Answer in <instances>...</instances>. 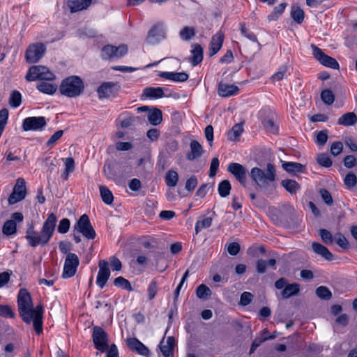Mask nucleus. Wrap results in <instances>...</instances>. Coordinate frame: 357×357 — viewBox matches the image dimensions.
Masks as SVG:
<instances>
[{"instance_id": "48", "label": "nucleus", "mask_w": 357, "mask_h": 357, "mask_svg": "<svg viewBox=\"0 0 357 357\" xmlns=\"http://www.w3.org/2000/svg\"><path fill=\"white\" fill-rule=\"evenodd\" d=\"M179 35L183 40H189L195 35V30L192 27L185 26L180 31Z\"/></svg>"}, {"instance_id": "38", "label": "nucleus", "mask_w": 357, "mask_h": 357, "mask_svg": "<svg viewBox=\"0 0 357 357\" xmlns=\"http://www.w3.org/2000/svg\"><path fill=\"white\" fill-rule=\"evenodd\" d=\"M178 174L176 171L170 169L166 173L165 183L167 186H169V187L176 186L178 183Z\"/></svg>"}, {"instance_id": "23", "label": "nucleus", "mask_w": 357, "mask_h": 357, "mask_svg": "<svg viewBox=\"0 0 357 357\" xmlns=\"http://www.w3.org/2000/svg\"><path fill=\"white\" fill-rule=\"evenodd\" d=\"M312 248L315 253L321 255L328 261H332L335 259L333 254H332L326 246L319 243L313 242Z\"/></svg>"}, {"instance_id": "28", "label": "nucleus", "mask_w": 357, "mask_h": 357, "mask_svg": "<svg viewBox=\"0 0 357 357\" xmlns=\"http://www.w3.org/2000/svg\"><path fill=\"white\" fill-rule=\"evenodd\" d=\"M300 291V284L293 283L287 284L281 292L283 298H289L293 296L297 295Z\"/></svg>"}, {"instance_id": "57", "label": "nucleus", "mask_w": 357, "mask_h": 357, "mask_svg": "<svg viewBox=\"0 0 357 357\" xmlns=\"http://www.w3.org/2000/svg\"><path fill=\"white\" fill-rule=\"evenodd\" d=\"M70 220L68 218H63L59 224L57 230L61 234H66L70 228Z\"/></svg>"}, {"instance_id": "41", "label": "nucleus", "mask_w": 357, "mask_h": 357, "mask_svg": "<svg viewBox=\"0 0 357 357\" xmlns=\"http://www.w3.org/2000/svg\"><path fill=\"white\" fill-rule=\"evenodd\" d=\"M116 50V46L112 45H106L101 49V57L105 60L114 59V50Z\"/></svg>"}, {"instance_id": "52", "label": "nucleus", "mask_w": 357, "mask_h": 357, "mask_svg": "<svg viewBox=\"0 0 357 357\" xmlns=\"http://www.w3.org/2000/svg\"><path fill=\"white\" fill-rule=\"evenodd\" d=\"M319 236L322 241L326 244H331L333 242V237L332 234L325 229H319Z\"/></svg>"}, {"instance_id": "15", "label": "nucleus", "mask_w": 357, "mask_h": 357, "mask_svg": "<svg viewBox=\"0 0 357 357\" xmlns=\"http://www.w3.org/2000/svg\"><path fill=\"white\" fill-rule=\"evenodd\" d=\"M227 171L233 174L242 185L245 186L247 169L242 165L231 162L228 165Z\"/></svg>"}, {"instance_id": "8", "label": "nucleus", "mask_w": 357, "mask_h": 357, "mask_svg": "<svg viewBox=\"0 0 357 357\" xmlns=\"http://www.w3.org/2000/svg\"><path fill=\"white\" fill-rule=\"evenodd\" d=\"M26 195V189L25 181L22 178L17 179V182L13 188L12 193L10 195L8 202L10 205H13L23 200Z\"/></svg>"}, {"instance_id": "59", "label": "nucleus", "mask_w": 357, "mask_h": 357, "mask_svg": "<svg viewBox=\"0 0 357 357\" xmlns=\"http://www.w3.org/2000/svg\"><path fill=\"white\" fill-rule=\"evenodd\" d=\"M198 183L197 178L195 176H192L186 181L185 188L190 192L193 191Z\"/></svg>"}, {"instance_id": "55", "label": "nucleus", "mask_w": 357, "mask_h": 357, "mask_svg": "<svg viewBox=\"0 0 357 357\" xmlns=\"http://www.w3.org/2000/svg\"><path fill=\"white\" fill-rule=\"evenodd\" d=\"M319 193L326 204H327L328 206L333 205V200L330 192L328 190L325 188H321L319 190Z\"/></svg>"}, {"instance_id": "40", "label": "nucleus", "mask_w": 357, "mask_h": 357, "mask_svg": "<svg viewBox=\"0 0 357 357\" xmlns=\"http://www.w3.org/2000/svg\"><path fill=\"white\" fill-rule=\"evenodd\" d=\"M231 187L228 180H223L218 184V190L222 197H226L230 194Z\"/></svg>"}, {"instance_id": "20", "label": "nucleus", "mask_w": 357, "mask_h": 357, "mask_svg": "<svg viewBox=\"0 0 357 357\" xmlns=\"http://www.w3.org/2000/svg\"><path fill=\"white\" fill-rule=\"evenodd\" d=\"M190 151L186 155V158L188 160H195L202 155L204 150L199 142L196 140H192L190 144Z\"/></svg>"}, {"instance_id": "14", "label": "nucleus", "mask_w": 357, "mask_h": 357, "mask_svg": "<svg viewBox=\"0 0 357 357\" xmlns=\"http://www.w3.org/2000/svg\"><path fill=\"white\" fill-rule=\"evenodd\" d=\"M127 347L139 355L149 357L151 351L149 348L136 337H128L126 340Z\"/></svg>"}, {"instance_id": "25", "label": "nucleus", "mask_w": 357, "mask_h": 357, "mask_svg": "<svg viewBox=\"0 0 357 357\" xmlns=\"http://www.w3.org/2000/svg\"><path fill=\"white\" fill-rule=\"evenodd\" d=\"M193 49L191 50L192 56L190 61L193 66L198 65L203 60V48L199 44H193Z\"/></svg>"}, {"instance_id": "42", "label": "nucleus", "mask_w": 357, "mask_h": 357, "mask_svg": "<svg viewBox=\"0 0 357 357\" xmlns=\"http://www.w3.org/2000/svg\"><path fill=\"white\" fill-rule=\"evenodd\" d=\"M196 295L199 298L207 299L211 295V290L206 285L202 284L197 287Z\"/></svg>"}, {"instance_id": "29", "label": "nucleus", "mask_w": 357, "mask_h": 357, "mask_svg": "<svg viewBox=\"0 0 357 357\" xmlns=\"http://www.w3.org/2000/svg\"><path fill=\"white\" fill-rule=\"evenodd\" d=\"M282 168L290 174H296V172H303L305 166L301 163L295 162H284L282 164Z\"/></svg>"}, {"instance_id": "21", "label": "nucleus", "mask_w": 357, "mask_h": 357, "mask_svg": "<svg viewBox=\"0 0 357 357\" xmlns=\"http://www.w3.org/2000/svg\"><path fill=\"white\" fill-rule=\"evenodd\" d=\"M218 94L222 97H230L238 93L239 89L234 84H227L220 82L218 84Z\"/></svg>"}, {"instance_id": "46", "label": "nucleus", "mask_w": 357, "mask_h": 357, "mask_svg": "<svg viewBox=\"0 0 357 357\" xmlns=\"http://www.w3.org/2000/svg\"><path fill=\"white\" fill-rule=\"evenodd\" d=\"M317 296L323 300H329L332 297V293L329 289L324 286H320L316 289Z\"/></svg>"}, {"instance_id": "63", "label": "nucleus", "mask_w": 357, "mask_h": 357, "mask_svg": "<svg viewBox=\"0 0 357 357\" xmlns=\"http://www.w3.org/2000/svg\"><path fill=\"white\" fill-rule=\"evenodd\" d=\"M158 292V284L156 281L153 280L151 282V283L149 285L148 287V293H149V298L150 300H152L155 298V295Z\"/></svg>"}, {"instance_id": "49", "label": "nucleus", "mask_w": 357, "mask_h": 357, "mask_svg": "<svg viewBox=\"0 0 357 357\" xmlns=\"http://www.w3.org/2000/svg\"><path fill=\"white\" fill-rule=\"evenodd\" d=\"M240 26H241V32L242 33V35H243L245 37H246L248 39L253 41V42H255L257 43L259 45H260L259 43L258 42V40H257V36L250 31L246 27H245V23L243 22H241L240 23Z\"/></svg>"}, {"instance_id": "26", "label": "nucleus", "mask_w": 357, "mask_h": 357, "mask_svg": "<svg viewBox=\"0 0 357 357\" xmlns=\"http://www.w3.org/2000/svg\"><path fill=\"white\" fill-rule=\"evenodd\" d=\"M149 122L153 126H158L161 123L162 121V113L160 109L153 107L147 114Z\"/></svg>"}, {"instance_id": "4", "label": "nucleus", "mask_w": 357, "mask_h": 357, "mask_svg": "<svg viewBox=\"0 0 357 357\" xmlns=\"http://www.w3.org/2000/svg\"><path fill=\"white\" fill-rule=\"evenodd\" d=\"M252 181L260 188H266L269 182L275 180V168L271 163H268L266 172L258 167H253L250 173Z\"/></svg>"}, {"instance_id": "19", "label": "nucleus", "mask_w": 357, "mask_h": 357, "mask_svg": "<svg viewBox=\"0 0 357 357\" xmlns=\"http://www.w3.org/2000/svg\"><path fill=\"white\" fill-rule=\"evenodd\" d=\"M165 37V33L159 24L153 25L148 33L146 41L149 44H155Z\"/></svg>"}, {"instance_id": "17", "label": "nucleus", "mask_w": 357, "mask_h": 357, "mask_svg": "<svg viewBox=\"0 0 357 357\" xmlns=\"http://www.w3.org/2000/svg\"><path fill=\"white\" fill-rule=\"evenodd\" d=\"M174 345L175 340L174 337H168L166 341L163 337L160 342L159 349L165 357H174Z\"/></svg>"}, {"instance_id": "61", "label": "nucleus", "mask_w": 357, "mask_h": 357, "mask_svg": "<svg viewBox=\"0 0 357 357\" xmlns=\"http://www.w3.org/2000/svg\"><path fill=\"white\" fill-rule=\"evenodd\" d=\"M343 162L345 167L348 169L352 168L357 165L356 158L352 155H349L344 157Z\"/></svg>"}, {"instance_id": "22", "label": "nucleus", "mask_w": 357, "mask_h": 357, "mask_svg": "<svg viewBox=\"0 0 357 357\" xmlns=\"http://www.w3.org/2000/svg\"><path fill=\"white\" fill-rule=\"evenodd\" d=\"M160 77L172 80L174 82H183L188 80L189 76L185 72L174 73V72H162L159 74Z\"/></svg>"}, {"instance_id": "60", "label": "nucleus", "mask_w": 357, "mask_h": 357, "mask_svg": "<svg viewBox=\"0 0 357 357\" xmlns=\"http://www.w3.org/2000/svg\"><path fill=\"white\" fill-rule=\"evenodd\" d=\"M343 149V144L341 142H335L331 144V153L333 155L337 156L341 153Z\"/></svg>"}, {"instance_id": "54", "label": "nucleus", "mask_w": 357, "mask_h": 357, "mask_svg": "<svg viewBox=\"0 0 357 357\" xmlns=\"http://www.w3.org/2000/svg\"><path fill=\"white\" fill-rule=\"evenodd\" d=\"M0 316L6 318H14L15 313L9 305H0Z\"/></svg>"}, {"instance_id": "16", "label": "nucleus", "mask_w": 357, "mask_h": 357, "mask_svg": "<svg viewBox=\"0 0 357 357\" xmlns=\"http://www.w3.org/2000/svg\"><path fill=\"white\" fill-rule=\"evenodd\" d=\"M98 266L99 271L97 275L96 284L100 288H103L110 276V270L109 268L108 262L105 260H100Z\"/></svg>"}, {"instance_id": "32", "label": "nucleus", "mask_w": 357, "mask_h": 357, "mask_svg": "<svg viewBox=\"0 0 357 357\" xmlns=\"http://www.w3.org/2000/svg\"><path fill=\"white\" fill-rule=\"evenodd\" d=\"M291 17L298 24H301L305 17L303 10L298 6H292L291 8Z\"/></svg>"}, {"instance_id": "30", "label": "nucleus", "mask_w": 357, "mask_h": 357, "mask_svg": "<svg viewBox=\"0 0 357 357\" xmlns=\"http://www.w3.org/2000/svg\"><path fill=\"white\" fill-rule=\"evenodd\" d=\"M143 96L150 98H160L164 96V91L161 87H147L144 89Z\"/></svg>"}, {"instance_id": "56", "label": "nucleus", "mask_w": 357, "mask_h": 357, "mask_svg": "<svg viewBox=\"0 0 357 357\" xmlns=\"http://www.w3.org/2000/svg\"><path fill=\"white\" fill-rule=\"evenodd\" d=\"M253 297L254 296L250 292L245 291L241 295L239 304L246 306L252 302Z\"/></svg>"}, {"instance_id": "10", "label": "nucleus", "mask_w": 357, "mask_h": 357, "mask_svg": "<svg viewBox=\"0 0 357 357\" xmlns=\"http://www.w3.org/2000/svg\"><path fill=\"white\" fill-rule=\"evenodd\" d=\"M120 86L117 82H105L97 89L99 99L115 97L119 91Z\"/></svg>"}, {"instance_id": "3", "label": "nucleus", "mask_w": 357, "mask_h": 357, "mask_svg": "<svg viewBox=\"0 0 357 357\" xmlns=\"http://www.w3.org/2000/svg\"><path fill=\"white\" fill-rule=\"evenodd\" d=\"M84 89L82 79L76 75L69 76L62 80L60 86V93L68 98H75L80 96Z\"/></svg>"}, {"instance_id": "58", "label": "nucleus", "mask_w": 357, "mask_h": 357, "mask_svg": "<svg viewBox=\"0 0 357 357\" xmlns=\"http://www.w3.org/2000/svg\"><path fill=\"white\" fill-rule=\"evenodd\" d=\"M328 140V131L326 130L319 131L317 135L316 142L317 144L324 146Z\"/></svg>"}, {"instance_id": "51", "label": "nucleus", "mask_w": 357, "mask_h": 357, "mask_svg": "<svg viewBox=\"0 0 357 357\" xmlns=\"http://www.w3.org/2000/svg\"><path fill=\"white\" fill-rule=\"evenodd\" d=\"M116 50H114V59H120L125 56L128 51V45L121 44L119 46H116Z\"/></svg>"}, {"instance_id": "27", "label": "nucleus", "mask_w": 357, "mask_h": 357, "mask_svg": "<svg viewBox=\"0 0 357 357\" xmlns=\"http://www.w3.org/2000/svg\"><path fill=\"white\" fill-rule=\"evenodd\" d=\"M357 122V116L353 112H347L337 119V123L343 126H351Z\"/></svg>"}, {"instance_id": "43", "label": "nucleus", "mask_w": 357, "mask_h": 357, "mask_svg": "<svg viewBox=\"0 0 357 357\" xmlns=\"http://www.w3.org/2000/svg\"><path fill=\"white\" fill-rule=\"evenodd\" d=\"M114 284L116 287H121L122 289H126L129 291H132L130 282L122 276L116 278L114 281Z\"/></svg>"}, {"instance_id": "9", "label": "nucleus", "mask_w": 357, "mask_h": 357, "mask_svg": "<svg viewBox=\"0 0 357 357\" xmlns=\"http://www.w3.org/2000/svg\"><path fill=\"white\" fill-rule=\"evenodd\" d=\"M45 51L46 47L43 43L31 44L26 51V61L29 63H36L43 57Z\"/></svg>"}, {"instance_id": "12", "label": "nucleus", "mask_w": 357, "mask_h": 357, "mask_svg": "<svg viewBox=\"0 0 357 357\" xmlns=\"http://www.w3.org/2000/svg\"><path fill=\"white\" fill-rule=\"evenodd\" d=\"M311 48L312 50L314 56L322 65L333 69H339L340 66L335 59L324 54L320 48L314 44L311 45Z\"/></svg>"}, {"instance_id": "5", "label": "nucleus", "mask_w": 357, "mask_h": 357, "mask_svg": "<svg viewBox=\"0 0 357 357\" xmlns=\"http://www.w3.org/2000/svg\"><path fill=\"white\" fill-rule=\"evenodd\" d=\"M25 78L29 82L37 79L51 81L54 79L55 75L45 66H33L29 68Z\"/></svg>"}, {"instance_id": "11", "label": "nucleus", "mask_w": 357, "mask_h": 357, "mask_svg": "<svg viewBox=\"0 0 357 357\" xmlns=\"http://www.w3.org/2000/svg\"><path fill=\"white\" fill-rule=\"evenodd\" d=\"M79 264V260L77 255L75 253H68L65 259L62 278H70L74 276Z\"/></svg>"}, {"instance_id": "24", "label": "nucleus", "mask_w": 357, "mask_h": 357, "mask_svg": "<svg viewBox=\"0 0 357 357\" xmlns=\"http://www.w3.org/2000/svg\"><path fill=\"white\" fill-rule=\"evenodd\" d=\"M92 0H68V6L71 13H75L87 8L91 3Z\"/></svg>"}, {"instance_id": "33", "label": "nucleus", "mask_w": 357, "mask_h": 357, "mask_svg": "<svg viewBox=\"0 0 357 357\" xmlns=\"http://www.w3.org/2000/svg\"><path fill=\"white\" fill-rule=\"evenodd\" d=\"M100 193L103 202L107 205L112 204L114 196L112 191L105 185H100Z\"/></svg>"}, {"instance_id": "39", "label": "nucleus", "mask_w": 357, "mask_h": 357, "mask_svg": "<svg viewBox=\"0 0 357 357\" xmlns=\"http://www.w3.org/2000/svg\"><path fill=\"white\" fill-rule=\"evenodd\" d=\"M213 218L211 217H202V220L197 221L195 224V232L197 234L202 229L208 228L212 224Z\"/></svg>"}, {"instance_id": "44", "label": "nucleus", "mask_w": 357, "mask_h": 357, "mask_svg": "<svg viewBox=\"0 0 357 357\" xmlns=\"http://www.w3.org/2000/svg\"><path fill=\"white\" fill-rule=\"evenodd\" d=\"M102 173L107 178L110 180H114L116 177V173L109 162H105L103 166Z\"/></svg>"}, {"instance_id": "1", "label": "nucleus", "mask_w": 357, "mask_h": 357, "mask_svg": "<svg viewBox=\"0 0 357 357\" xmlns=\"http://www.w3.org/2000/svg\"><path fill=\"white\" fill-rule=\"evenodd\" d=\"M17 306L22 319L29 324L33 321L36 333H41L43 332V306L38 305L33 309L31 296L26 289H21L19 291Z\"/></svg>"}, {"instance_id": "53", "label": "nucleus", "mask_w": 357, "mask_h": 357, "mask_svg": "<svg viewBox=\"0 0 357 357\" xmlns=\"http://www.w3.org/2000/svg\"><path fill=\"white\" fill-rule=\"evenodd\" d=\"M344 182L347 188L350 189L356 185V176L354 173L347 174L344 178Z\"/></svg>"}, {"instance_id": "36", "label": "nucleus", "mask_w": 357, "mask_h": 357, "mask_svg": "<svg viewBox=\"0 0 357 357\" xmlns=\"http://www.w3.org/2000/svg\"><path fill=\"white\" fill-rule=\"evenodd\" d=\"M287 6V3L285 2L281 3L278 6H275L273 8V12L268 15V20L269 21L278 20V18L284 13Z\"/></svg>"}, {"instance_id": "2", "label": "nucleus", "mask_w": 357, "mask_h": 357, "mask_svg": "<svg viewBox=\"0 0 357 357\" xmlns=\"http://www.w3.org/2000/svg\"><path fill=\"white\" fill-rule=\"evenodd\" d=\"M56 220V216L53 213L49 214L40 234L35 231L32 224L30 225L26 229L25 236L29 245L35 248L39 245L44 246L47 244L54 232Z\"/></svg>"}, {"instance_id": "64", "label": "nucleus", "mask_w": 357, "mask_h": 357, "mask_svg": "<svg viewBox=\"0 0 357 357\" xmlns=\"http://www.w3.org/2000/svg\"><path fill=\"white\" fill-rule=\"evenodd\" d=\"M63 131L60 130L55 132L47 142V146H51L54 145L63 135Z\"/></svg>"}, {"instance_id": "31", "label": "nucleus", "mask_w": 357, "mask_h": 357, "mask_svg": "<svg viewBox=\"0 0 357 357\" xmlns=\"http://www.w3.org/2000/svg\"><path fill=\"white\" fill-rule=\"evenodd\" d=\"M282 186L289 193L296 194L300 189V185L294 180L284 179L281 181Z\"/></svg>"}, {"instance_id": "6", "label": "nucleus", "mask_w": 357, "mask_h": 357, "mask_svg": "<svg viewBox=\"0 0 357 357\" xmlns=\"http://www.w3.org/2000/svg\"><path fill=\"white\" fill-rule=\"evenodd\" d=\"M77 230L88 239H94L96 234L92 227L89 218L87 215H82L77 223L74 225V231Z\"/></svg>"}, {"instance_id": "62", "label": "nucleus", "mask_w": 357, "mask_h": 357, "mask_svg": "<svg viewBox=\"0 0 357 357\" xmlns=\"http://www.w3.org/2000/svg\"><path fill=\"white\" fill-rule=\"evenodd\" d=\"M219 164H220V162H219V160L218 158L215 157L211 160L210 170H209V176L210 177H213L214 176L216 175L217 172L218 170Z\"/></svg>"}, {"instance_id": "13", "label": "nucleus", "mask_w": 357, "mask_h": 357, "mask_svg": "<svg viewBox=\"0 0 357 357\" xmlns=\"http://www.w3.org/2000/svg\"><path fill=\"white\" fill-rule=\"evenodd\" d=\"M46 125L47 121L44 116H31L24 119L22 128L24 131L42 130Z\"/></svg>"}, {"instance_id": "45", "label": "nucleus", "mask_w": 357, "mask_h": 357, "mask_svg": "<svg viewBox=\"0 0 357 357\" xmlns=\"http://www.w3.org/2000/svg\"><path fill=\"white\" fill-rule=\"evenodd\" d=\"M321 98L326 105H331L335 100V96L331 90L324 89L321 93Z\"/></svg>"}, {"instance_id": "50", "label": "nucleus", "mask_w": 357, "mask_h": 357, "mask_svg": "<svg viewBox=\"0 0 357 357\" xmlns=\"http://www.w3.org/2000/svg\"><path fill=\"white\" fill-rule=\"evenodd\" d=\"M318 164L324 167H329L332 165L333 162L326 153H321L317 158Z\"/></svg>"}, {"instance_id": "35", "label": "nucleus", "mask_w": 357, "mask_h": 357, "mask_svg": "<svg viewBox=\"0 0 357 357\" xmlns=\"http://www.w3.org/2000/svg\"><path fill=\"white\" fill-rule=\"evenodd\" d=\"M36 88L40 92L49 95L54 94L57 89V86L56 85L45 82L38 84Z\"/></svg>"}, {"instance_id": "37", "label": "nucleus", "mask_w": 357, "mask_h": 357, "mask_svg": "<svg viewBox=\"0 0 357 357\" xmlns=\"http://www.w3.org/2000/svg\"><path fill=\"white\" fill-rule=\"evenodd\" d=\"M17 232V225L14 220H6L2 227V233L6 236H11Z\"/></svg>"}, {"instance_id": "18", "label": "nucleus", "mask_w": 357, "mask_h": 357, "mask_svg": "<svg viewBox=\"0 0 357 357\" xmlns=\"http://www.w3.org/2000/svg\"><path fill=\"white\" fill-rule=\"evenodd\" d=\"M223 41L224 34L220 31L218 32L212 37L208 49L209 56H213L219 52L222 46Z\"/></svg>"}, {"instance_id": "34", "label": "nucleus", "mask_w": 357, "mask_h": 357, "mask_svg": "<svg viewBox=\"0 0 357 357\" xmlns=\"http://www.w3.org/2000/svg\"><path fill=\"white\" fill-rule=\"evenodd\" d=\"M243 123H238L235 124L232 128L231 129L229 133L228 134V138L231 141H236L238 139V137L243 132Z\"/></svg>"}, {"instance_id": "47", "label": "nucleus", "mask_w": 357, "mask_h": 357, "mask_svg": "<svg viewBox=\"0 0 357 357\" xmlns=\"http://www.w3.org/2000/svg\"><path fill=\"white\" fill-rule=\"evenodd\" d=\"M22 102V96L18 91H13L9 98V104L12 107L16 108Z\"/></svg>"}, {"instance_id": "7", "label": "nucleus", "mask_w": 357, "mask_h": 357, "mask_svg": "<svg viewBox=\"0 0 357 357\" xmlns=\"http://www.w3.org/2000/svg\"><path fill=\"white\" fill-rule=\"evenodd\" d=\"M93 342L96 349L101 352L106 351L109 348V340L107 333L100 326L93 329Z\"/></svg>"}]
</instances>
